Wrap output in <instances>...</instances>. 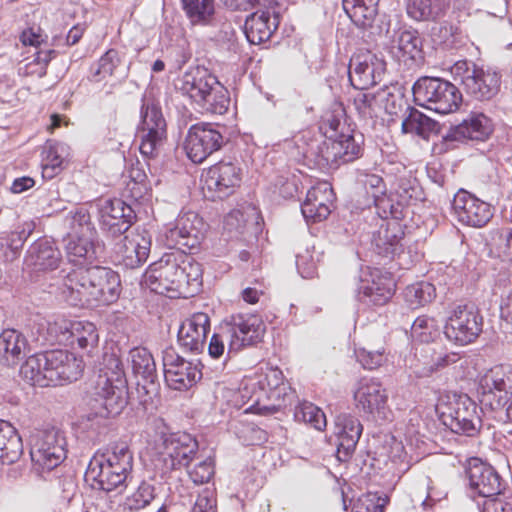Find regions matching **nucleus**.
<instances>
[{
	"instance_id": "nucleus-63",
	"label": "nucleus",
	"mask_w": 512,
	"mask_h": 512,
	"mask_svg": "<svg viewBox=\"0 0 512 512\" xmlns=\"http://www.w3.org/2000/svg\"><path fill=\"white\" fill-rule=\"evenodd\" d=\"M190 512H217L216 492L209 488L203 489Z\"/></svg>"
},
{
	"instance_id": "nucleus-32",
	"label": "nucleus",
	"mask_w": 512,
	"mask_h": 512,
	"mask_svg": "<svg viewBox=\"0 0 512 512\" xmlns=\"http://www.w3.org/2000/svg\"><path fill=\"white\" fill-rule=\"evenodd\" d=\"M63 243L68 261L75 265L91 263L103 252L97 236L64 237Z\"/></svg>"
},
{
	"instance_id": "nucleus-26",
	"label": "nucleus",
	"mask_w": 512,
	"mask_h": 512,
	"mask_svg": "<svg viewBox=\"0 0 512 512\" xmlns=\"http://www.w3.org/2000/svg\"><path fill=\"white\" fill-rule=\"evenodd\" d=\"M134 219L133 209L121 199L104 200L99 207L100 228L111 237L127 232Z\"/></svg>"
},
{
	"instance_id": "nucleus-43",
	"label": "nucleus",
	"mask_w": 512,
	"mask_h": 512,
	"mask_svg": "<svg viewBox=\"0 0 512 512\" xmlns=\"http://www.w3.org/2000/svg\"><path fill=\"white\" fill-rule=\"evenodd\" d=\"M75 343L84 354L93 356L97 352L99 344L96 326L88 321H74L69 344L74 345Z\"/></svg>"
},
{
	"instance_id": "nucleus-55",
	"label": "nucleus",
	"mask_w": 512,
	"mask_h": 512,
	"mask_svg": "<svg viewBox=\"0 0 512 512\" xmlns=\"http://www.w3.org/2000/svg\"><path fill=\"white\" fill-rule=\"evenodd\" d=\"M321 260V252L315 248L305 249L296 256L297 270L303 278H313L317 274L318 263Z\"/></svg>"
},
{
	"instance_id": "nucleus-2",
	"label": "nucleus",
	"mask_w": 512,
	"mask_h": 512,
	"mask_svg": "<svg viewBox=\"0 0 512 512\" xmlns=\"http://www.w3.org/2000/svg\"><path fill=\"white\" fill-rule=\"evenodd\" d=\"M203 270L199 262L184 250H176L162 255L152 263L143 276L147 287L157 294H167L171 298L186 293V289L197 291L202 284Z\"/></svg>"
},
{
	"instance_id": "nucleus-25",
	"label": "nucleus",
	"mask_w": 512,
	"mask_h": 512,
	"mask_svg": "<svg viewBox=\"0 0 512 512\" xmlns=\"http://www.w3.org/2000/svg\"><path fill=\"white\" fill-rule=\"evenodd\" d=\"M466 476L469 490L473 495L487 499L501 493L502 483L500 475L494 467L479 458L468 460Z\"/></svg>"
},
{
	"instance_id": "nucleus-53",
	"label": "nucleus",
	"mask_w": 512,
	"mask_h": 512,
	"mask_svg": "<svg viewBox=\"0 0 512 512\" xmlns=\"http://www.w3.org/2000/svg\"><path fill=\"white\" fill-rule=\"evenodd\" d=\"M439 333V325L437 321L428 316L417 317L411 325V336L415 341L421 343H429Z\"/></svg>"
},
{
	"instance_id": "nucleus-42",
	"label": "nucleus",
	"mask_w": 512,
	"mask_h": 512,
	"mask_svg": "<svg viewBox=\"0 0 512 512\" xmlns=\"http://www.w3.org/2000/svg\"><path fill=\"white\" fill-rule=\"evenodd\" d=\"M379 0H343V9L355 25L363 29L372 27L378 14Z\"/></svg>"
},
{
	"instance_id": "nucleus-16",
	"label": "nucleus",
	"mask_w": 512,
	"mask_h": 512,
	"mask_svg": "<svg viewBox=\"0 0 512 512\" xmlns=\"http://www.w3.org/2000/svg\"><path fill=\"white\" fill-rule=\"evenodd\" d=\"M204 230L205 224L198 214L185 212L180 214L174 223L165 227L163 236L169 247H178L177 250L184 248L192 250L200 244Z\"/></svg>"
},
{
	"instance_id": "nucleus-11",
	"label": "nucleus",
	"mask_w": 512,
	"mask_h": 512,
	"mask_svg": "<svg viewBox=\"0 0 512 512\" xmlns=\"http://www.w3.org/2000/svg\"><path fill=\"white\" fill-rule=\"evenodd\" d=\"M138 136L140 153L146 158L157 157L167 141L166 120L160 105L151 98L142 100Z\"/></svg>"
},
{
	"instance_id": "nucleus-49",
	"label": "nucleus",
	"mask_w": 512,
	"mask_h": 512,
	"mask_svg": "<svg viewBox=\"0 0 512 512\" xmlns=\"http://www.w3.org/2000/svg\"><path fill=\"white\" fill-rule=\"evenodd\" d=\"M182 6L192 25L211 23L215 12L214 0H182Z\"/></svg>"
},
{
	"instance_id": "nucleus-23",
	"label": "nucleus",
	"mask_w": 512,
	"mask_h": 512,
	"mask_svg": "<svg viewBox=\"0 0 512 512\" xmlns=\"http://www.w3.org/2000/svg\"><path fill=\"white\" fill-rule=\"evenodd\" d=\"M126 380L111 381L107 375L99 376L96 385V414L108 418L119 415L127 405Z\"/></svg>"
},
{
	"instance_id": "nucleus-50",
	"label": "nucleus",
	"mask_w": 512,
	"mask_h": 512,
	"mask_svg": "<svg viewBox=\"0 0 512 512\" xmlns=\"http://www.w3.org/2000/svg\"><path fill=\"white\" fill-rule=\"evenodd\" d=\"M436 296L433 284L425 281L417 282L406 287L404 299L412 309H417L432 302Z\"/></svg>"
},
{
	"instance_id": "nucleus-8",
	"label": "nucleus",
	"mask_w": 512,
	"mask_h": 512,
	"mask_svg": "<svg viewBox=\"0 0 512 512\" xmlns=\"http://www.w3.org/2000/svg\"><path fill=\"white\" fill-rule=\"evenodd\" d=\"M156 451L155 467L166 475L189 465L198 451V442L185 432L161 434Z\"/></svg>"
},
{
	"instance_id": "nucleus-1",
	"label": "nucleus",
	"mask_w": 512,
	"mask_h": 512,
	"mask_svg": "<svg viewBox=\"0 0 512 512\" xmlns=\"http://www.w3.org/2000/svg\"><path fill=\"white\" fill-rule=\"evenodd\" d=\"M121 280L108 267H79L70 271L63 281L62 296L75 307L109 305L120 296Z\"/></svg>"
},
{
	"instance_id": "nucleus-28",
	"label": "nucleus",
	"mask_w": 512,
	"mask_h": 512,
	"mask_svg": "<svg viewBox=\"0 0 512 512\" xmlns=\"http://www.w3.org/2000/svg\"><path fill=\"white\" fill-rule=\"evenodd\" d=\"M129 362L133 373L140 376L142 383L138 382V392L143 390L146 394L141 402L146 404L158 395L157 371L153 355L147 348L135 347L129 351Z\"/></svg>"
},
{
	"instance_id": "nucleus-7",
	"label": "nucleus",
	"mask_w": 512,
	"mask_h": 512,
	"mask_svg": "<svg viewBox=\"0 0 512 512\" xmlns=\"http://www.w3.org/2000/svg\"><path fill=\"white\" fill-rule=\"evenodd\" d=\"M413 96L417 105L439 114L456 111L462 102V94L454 84L435 77L418 79L413 85Z\"/></svg>"
},
{
	"instance_id": "nucleus-47",
	"label": "nucleus",
	"mask_w": 512,
	"mask_h": 512,
	"mask_svg": "<svg viewBox=\"0 0 512 512\" xmlns=\"http://www.w3.org/2000/svg\"><path fill=\"white\" fill-rule=\"evenodd\" d=\"M70 148L65 143L56 142L46 146L42 160V176L52 179L62 169L64 162L68 159Z\"/></svg>"
},
{
	"instance_id": "nucleus-33",
	"label": "nucleus",
	"mask_w": 512,
	"mask_h": 512,
	"mask_svg": "<svg viewBox=\"0 0 512 512\" xmlns=\"http://www.w3.org/2000/svg\"><path fill=\"white\" fill-rule=\"evenodd\" d=\"M403 235L404 232L397 221H383L373 234L372 244L375 252L387 258L399 255L402 251Z\"/></svg>"
},
{
	"instance_id": "nucleus-30",
	"label": "nucleus",
	"mask_w": 512,
	"mask_h": 512,
	"mask_svg": "<svg viewBox=\"0 0 512 512\" xmlns=\"http://www.w3.org/2000/svg\"><path fill=\"white\" fill-rule=\"evenodd\" d=\"M334 192L328 182H319L311 187L301 205V212L307 222H321L331 213Z\"/></svg>"
},
{
	"instance_id": "nucleus-15",
	"label": "nucleus",
	"mask_w": 512,
	"mask_h": 512,
	"mask_svg": "<svg viewBox=\"0 0 512 512\" xmlns=\"http://www.w3.org/2000/svg\"><path fill=\"white\" fill-rule=\"evenodd\" d=\"M258 387L257 401L270 402L264 408L278 410L291 402L293 393L284 383L283 373L278 368H268L265 372L249 377L246 389Z\"/></svg>"
},
{
	"instance_id": "nucleus-39",
	"label": "nucleus",
	"mask_w": 512,
	"mask_h": 512,
	"mask_svg": "<svg viewBox=\"0 0 512 512\" xmlns=\"http://www.w3.org/2000/svg\"><path fill=\"white\" fill-rule=\"evenodd\" d=\"M23 453V444L11 423L0 420V462L10 465L17 462Z\"/></svg>"
},
{
	"instance_id": "nucleus-51",
	"label": "nucleus",
	"mask_w": 512,
	"mask_h": 512,
	"mask_svg": "<svg viewBox=\"0 0 512 512\" xmlns=\"http://www.w3.org/2000/svg\"><path fill=\"white\" fill-rule=\"evenodd\" d=\"M294 417L296 421L309 424L318 431H322L327 424L324 412L310 402L299 404L295 409Z\"/></svg>"
},
{
	"instance_id": "nucleus-18",
	"label": "nucleus",
	"mask_w": 512,
	"mask_h": 512,
	"mask_svg": "<svg viewBox=\"0 0 512 512\" xmlns=\"http://www.w3.org/2000/svg\"><path fill=\"white\" fill-rule=\"evenodd\" d=\"M164 378L173 390L185 391L201 378L198 365L179 356L173 348L163 351Z\"/></svg>"
},
{
	"instance_id": "nucleus-38",
	"label": "nucleus",
	"mask_w": 512,
	"mask_h": 512,
	"mask_svg": "<svg viewBox=\"0 0 512 512\" xmlns=\"http://www.w3.org/2000/svg\"><path fill=\"white\" fill-rule=\"evenodd\" d=\"M26 337L15 329H6L0 334V364L16 365L28 350Z\"/></svg>"
},
{
	"instance_id": "nucleus-10",
	"label": "nucleus",
	"mask_w": 512,
	"mask_h": 512,
	"mask_svg": "<svg viewBox=\"0 0 512 512\" xmlns=\"http://www.w3.org/2000/svg\"><path fill=\"white\" fill-rule=\"evenodd\" d=\"M451 73L455 80H460L463 90L476 100H490L500 91L501 74L491 67L460 60L451 67Z\"/></svg>"
},
{
	"instance_id": "nucleus-9",
	"label": "nucleus",
	"mask_w": 512,
	"mask_h": 512,
	"mask_svg": "<svg viewBox=\"0 0 512 512\" xmlns=\"http://www.w3.org/2000/svg\"><path fill=\"white\" fill-rule=\"evenodd\" d=\"M477 394L482 409L503 412L512 398V367L501 364L480 373Z\"/></svg>"
},
{
	"instance_id": "nucleus-21",
	"label": "nucleus",
	"mask_w": 512,
	"mask_h": 512,
	"mask_svg": "<svg viewBox=\"0 0 512 512\" xmlns=\"http://www.w3.org/2000/svg\"><path fill=\"white\" fill-rule=\"evenodd\" d=\"M224 143L222 134L210 124L190 127L184 144L188 158L194 163L203 162Z\"/></svg>"
},
{
	"instance_id": "nucleus-58",
	"label": "nucleus",
	"mask_w": 512,
	"mask_h": 512,
	"mask_svg": "<svg viewBox=\"0 0 512 512\" xmlns=\"http://www.w3.org/2000/svg\"><path fill=\"white\" fill-rule=\"evenodd\" d=\"M354 353L362 367L369 370L376 369L387 361L384 349L372 351L365 348H358L355 349Z\"/></svg>"
},
{
	"instance_id": "nucleus-40",
	"label": "nucleus",
	"mask_w": 512,
	"mask_h": 512,
	"mask_svg": "<svg viewBox=\"0 0 512 512\" xmlns=\"http://www.w3.org/2000/svg\"><path fill=\"white\" fill-rule=\"evenodd\" d=\"M26 261L36 270H53L59 266L61 254L51 242L39 240L28 250Z\"/></svg>"
},
{
	"instance_id": "nucleus-35",
	"label": "nucleus",
	"mask_w": 512,
	"mask_h": 512,
	"mask_svg": "<svg viewBox=\"0 0 512 512\" xmlns=\"http://www.w3.org/2000/svg\"><path fill=\"white\" fill-rule=\"evenodd\" d=\"M150 246V239L141 234L127 235L117 248L119 261L126 268H137L147 260Z\"/></svg>"
},
{
	"instance_id": "nucleus-24",
	"label": "nucleus",
	"mask_w": 512,
	"mask_h": 512,
	"mask_svg": "<svg viewBox=\"0 0 512 512\" xmlns=\"http://www.w3.org/2000/svg\"><path fill=\"white\" fill-rule=\"evenodd\" d=\"M203 189H207L212 200L223 199L231 195L241 181V172L231 162H219L202 175Z\"/></svg>"
},
{
	"instance_id": "nucleus-57",
	"label": "nucleus",
	"mask_w": 512,
	"mask_h": 512,
	"mask_svg": "<svg viewBox=\"0 0 512 512\" xmlns=\"http://www.w3.org/2000/svg\"><path fill=\"white\" fill-rule=\"evenodd\" d=\"M153 499V486L143 482L138 489L129 498H127L125 505L130 511H136L149 505Z\"/></svg>"
},
{
	"instance_id": "nucleus-36",
	"label": "nucleus",
	"mask_w": 512,
	"mask_h": 512,
	"mask_svg": "<svg viewBox=\"0 0 512 512\" xmlns=\"http://www.w3.org/2000/svg\"><path fill=\"white\" fill-rule=\"evenodd\" d=\"M422 39L418 31L398 29L394 31L389 45V53L398 61L416 60L421 57Z\"/></svg>"
},
{
	"instance_id": "nucleus-19",
	"label": "nucleus",
	"mask_w": 512,
	"mask_h": 512,
	"mask_svg": "<svg viewBox=\"0 0 512 512\" xmlns=\"http://www.w3.org/2000/svg\"><path fill=\"white\" fill-rule=\"evenodd\" d=\"M394 281L390 275L380 269L369 268L362 270L358 288V300L365 305L382 306L394 294Z\"/></svg>"
},
{
	"instance_id": "nucleus-12",
	"label": "nucleus",
	"mask_w": 512,
	"mask_h": 512,
	"mask_svg": "<svg viewBox=\"0 0 512 512\" xmlns=\"http://www.w3.org/2000/svg\"><path fill=\"white\" fill-rule=\"evenodd\" d=\"M437 410L443 425L453 433L473 437L481 428L477 404L467 395L455 396L440 404Z\"/></svg>"
},
{
	"instance_id": "nucleus-46",
	"label": "nucleus",
	"mask_w": 512,
	"mask_h": 512,
	"mask_svg": "<svg viewBox=\"0 0 512 512\" xmlns=\"http://www.w3.org/2000/svg\"><path fill=\"white\" fill-rule=\"evenodd\" d=\"M409 114L402 121V132L417 135L422 139H429L438 132V123L420 111L410 106L406 107Z\"/></svg>"
},
{
	"instance_id": "nucleus-5",
	"label": "nucleus",
	"mask_w": 512,
	"mask_h": 512,
	"mask_svg": "<svg viewBox=\"0 0 512 512\" xmlns=\"http://www.w3.org/2000/svg\"><path fill=\"white\" fill-rule=\"evenodd\" d=\"M264 332L265 324L258 315H232L219 327L218 332L212 335L208 346L209 355L219 358L223 355L226 344L228 354H236L260 342Z\"/></svg>"
},
{
	"instance_id": "nucleus-22",
	"label": "nucleus",
	"mask_w": 512,
	"mask_h": 512,
	"mask_svg": "<svg viewBox=\"0 0 512 512\" xmlns=\"http://www.w3.org/2000/svg\"><path fill=\"white\" fill-rule=\"evenodd\" d=\"M452 208L459 222L474 228L484 227L494 215L492 205L463 189L455 194Z\"/></svg>"
},
{
	"instance_id": "nucleus-4",
	"label": "nucleus",
	"mask_w": 512,
	"mask_h": 512,
	"mask_svg": "<svg viewBox=\"0 0 512 512\" xmlns=\"http://www.w3.org/2000/svg\"><path fill=\"white\" fill-rule=\"evenodd\" d=\"M133 468V454L124 442L110 445L90 460L84 479L94 490L106 492L127 486Z\"/></svg>"
},
{
	"instance_id": "nucleus-6",
	"label": "nucleus",
	"mask_w": 512,
	"mask_h": 512,
	"mask_svg": "<svg viewBox=\"0 0 512 512\" xmlns=\"http://www.w3.org/2000/svg\"><path fill=\"white\" fill-rule=\"evenodd\" d=\"M179 89L206 112L223 115L230 98L227 89L204 67L189 68L179 80Z\"/></svg>"
},
{
	"instance_id": "nucleus-41",
	"label": "nucleus",
	"mask_w": 512,
	"mask_h": 512,
	"mask_svg": "<svg viewBox=\"0 0 512 512\" xmlns=\"http://www.w3.org/2000/svg\"><path fill=\"white\" fill-rule=\"evenodd\" d=\"M357 182L365 192L369 195L367 205L373 204L376 208L383 209L386 212V208L392 209L390 199L386 195V185L379 175L361 172L358 174Z\"/></svg>"
},
{
	"instance_id": "nucleus-52",
	"label": "nucleus",
	"mask_w": 512,
	"mask_h": 512,
	"mask_svg": "<svg viewBox=\"0 0 512 512\" xmlns=\"http://www.w3.org/2000/svg\"><path fill=\"white\" fill-rule=\"evenodd\" d=\"M438 346L437 344L425 345L416 350L415 358L417 364L412 368L417 377H429L435 372V365L433 364L436 360Z\"/></svg>"
},
{
	"instance_id": "nucleus-60",
	"label": "nucleus",
	"mask_w": 512,
	"mask_h": 512,
	"mask_svg": "<svg viewBox=\"0 0 512 512\" xmlns=\"http://www.w3.org/2000/svg\"><path fill=\"white\" fill-rule=\"evenodd\" d=\"M457 32L458 27L448 22H442L432 28L431 35L434 43L452 47L455 43Z\"/></svg>"
},
{
	"instance_id": "nucleus-64",
	"label": "nucleus",
	"mask_w": 512,
	"mask_h": 512,
	"mask_svg": "<svg viewBox=\"0 0 512 512\" xmlns=\"http://www.w3.org/2000/svg\"><path fill=\"white\" fill-rule=\"evenodd\" d=\"M55 50L38 51L32 63L26 68V73L37 74L39 77L46 75V69L49 62L55 57Z\"/></svg>"
},
{
	"instance_id": "nucleus-31",
	"label": "nucleus",
	"mask_w": 512,
	"mask_h": 512,
	"mask_svg": "<svg viewBox=\"0 0 512 512\" xmlns=\"http://www.w3.org/2000/svg\"><path fill=\"white\" fill-rule=\"evenodd\" d=\"M210 319L206 313L198 312L184 320L178 330V343L186 351L198 353L203 351Z\"/></svg>"
},
{
	"instance_id": "nucleus-48",
	"label": "nucleus",
	"mask_w": 512,
	"mask_h": 512,
	"mask_svg": "<svg viewBox=\"0 0 512 512\" xmlns=\"http://www.w3.org/2000/svg\"><path fill=\"white\" fill-rule=\"evenodd\" d=\"M387 94L385 91L360 92L354 98V106L359 116L364 119L378 117L382 110L383 100Z\"/></svg>"
},
{
	"instance_id": "nucleus-3",
	"label": "nucleus",
	"mask_w": 512,
	"mask_h": 512,
	"mask_svg": "<svg viewBox=\"0 0 512 512\" xmlns=\"http://www.w3.org/2000/svg\"><path fill=\"white\" fill-rule=\"evenodd\" d=\"M84 370L81 358L70 351L55 349L29 356L19 374L33 386L63 385L78 380Z\"/></svg>"
},
{
	"instance_id": "nucleus-29",
	"label": "nucleus",
	"mask_w": 512,
	"mask_h": 512,
	"mask_svg": "<svg viewBox=\"0 0 512 512\" xmlns=\"http://www.w3.org/2000/svg\"><path fill=\"white\" fill-rule=\"evenodd\" d=\"M363 432L359 418L350 413H341L334 421V436L336 437V456L339 461H347L354 453Z\"/></svg>"
},
{
	"instance_id": "nucleus-56",
	"label": "nucleus",
	"mask_w": 512,
	"mask_h": 512,
	"mask_svg": "<svg viewBox=\"0 0 512 512\" xmlns=\"http://www.w3.org/2000/svg\"><path fill=\"white\" fill-rule=\"evenodd\" d=\"M73 323L74 321H69L64 318H59L53 322H48V341L51 343L68 345V343L71 342V330Z\"/></svg>"
},
{
	"instance_id": "nucleus-14",
	"label": "nucleus",
	"mask_w": 512,
	"mask_h": 512,
	"mask_svg": "<svg viewBox=\"0 0 512 512\" xmlns=\"http://www.w3.org/2000/svg\"><path fill=\"white\" fill-rule=\"evenodd\" d=\"M483 330V317L473 305H459L444 325L446 338L459 345L474 342Z\"/></svg>"
},
{
	"instance_id": "nucleus-20",
	"label": "nucleus",
	"mask_w": 512,
	"mask_h": 512,
	"mask_svg": "<svg viewBox=\"0 0 512 512\" xmlns=\"http://www.w3.org/2000/svg\"><path fill=\"white\" fill-rule=\"evenodd\" d=\"M355 406L367 418L386 419L388 394L380 381L363 378L354 392Z\"/></svg>"
},
{
	"instance_id": "nucleus-13",
	"label": "nucleus",
	"mask_w": 512,
	"mask_h": 512,
	"mask_svg": "<svg viewBox=\"0 0 512 512\" xmlns=\"http://www.w3.org/2000/svg\"><path fill=\"white\" fill-rule=\"evenodd\" d=\"M64 433L56 428L39 431L33 439L30 455L35 470L51 471L59 466L67 455Z\"/></svg>"
},
{
	"instance_id": "nucleus-44",
	"label": "nucleus",
	"mask_w": 512,
	"mask_h": 512,
	"mask_svg": "<svg viewBox=\"0 0 512 512\" xmlns=\"http://www.w3.org/2000/svg\"><path fill=\"white\" fill-rule=\"evenodd\" d=\"M448 5L447 0H407L406 10L416 21H434L445 14Z\"/></svg>"
},
{
	"instance_id": "nucleus-61",
	"label": "nucleus",
	"mask_w": 512,
	"mask_h": 512,
	"mask_svg": "<svg viewBox=\"0 0 512 512\" xmlns=\"http://www.w3.org/2000/svg\"><path fill=\"white\" fill-rule=\"evenodd\" d=\"M494 250L503 261H512V229H506L494 238Z\"/></svg>"
},
{
	"instance_id": "nucleus-17",
	"label": "nucleus",
	"mask_w": 512,
	"mask_h": 512,
	"mask_svg": "<svg viewBox=\"0 0 512 512\" xmlns=\"http://www.w3.org/2000/svg\"><path fill=\"white\" fill-rule=\"evenodd\" d=\"M386 70L385 61L375 53L365 50L353 55L348 67L351 85L359 90H366L379 83Z\"/></svg>"
},
{
	"instance_id": "nucleus-45",
	"label": "nucleus",
	"mask_w": 512,
	"mask_h": 512,
	"mask_svg": "<svg viewBox=\"0 0 512 512\" xmlns=\"http://www.w3.org/2000/svg\"><path fill=\"white\" fill-rule=\"evenodd\" d=\"M63 225L68 230L64 237L97 236L90 213L85 207L70 210L64 217Z\"/></svg>"
},
{
	"instance_id": "nucleus-27",
	"label": "nucleus",
	"mask_w": 512,
	"mask_h": 512,
	"mask_svg": "<svg viewBox=\"0 0 512 512\" xmlns=\"http://www.w3.org/2000/svg\"><path fill=\"white\" fill-rule=\"evenodd\" d=\"M360 134L341 132L338 137L334 138V134L328 136V140L323 142L321 148L322 158L331 165L339 166L341 164L349 163L359 158L362 153Z\"/></svg>"
},
{
	"instance_id": "nucleus-59",
	"label": "nucleus",
	"mask_w": 512,
	"mask_h": 512,
	"mask_svg": "<svg viewBox=\"0 0 512 512\" xmlns=\"http://www.w3.org/2000/svg\"><path fill=\"white\" fill-rule=\"evenodd\" d=\"M235 433L247 446L260 444L266 439V432L253 423H241Z\"/></svg>"
},
{
	"instance_id": "nucleus-62",
	"label": "nucleus",
	"mask_w": 512,
	"mask_h": 512,
	"mask_svg": "<svg viewBox=\"0 0 512 512\" xmlns=\"http://www.w3.org/2000/svg\"><path fill=\"white\" fill-rule=\"evenodd\" d=\"M188 474L195 484L207 483L214 475V462L211 458L200 461L188 471Z\"/></svg>"
},
{
	"instance_id": "nucleus-37",
	"label": "nucleus",
	"mask_w": 512,
	"mask_h": 512,
	"mask_svg": "<svg viewBox=\"0 0 512 512\" xmlns=\"http://www.w3.org/2000/svg\"><path fill=\"white\" fill-rule=\"evenodd\" d=\"M494 129L492 120L481 112H471L454 129L455 139L485 141Z\"/></svg>"
},
{
	"instance_id": "nucleus-34",
	"label": "nucleus",
	"mask_w": 512,
	"mask_h": 512,
	"mask_svg": "<svg viewBox=\"0 0 512 512\" xmlns=\"http://www.w3.org/2000/svg\"><path fill=\"white\" fill-rule=\"evenodd\" d=\"M279 26V17L274 12L256 11L247 16L244 33L251 44H261L269 40Z\"/></svg>"
},
{
	"instance_id": "nucleus-54",
	"label": "nucleus",
	"mask_w": 512,
	"mask_h": 512,
	"mask_svg": "<svg viewBox=\"0 0 512 512\" xmlns=\"http://www.w3.org/2000/svg\"><path fill=\"white\" fill-rule=\"evenodd\" d=\"M119 63L120 58L117 50L109 49L92 67L91 79L99 82L111 76Z\"/></svg>"
}]
</instances>
